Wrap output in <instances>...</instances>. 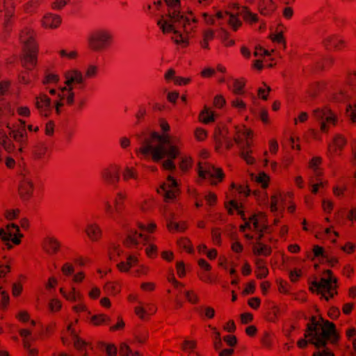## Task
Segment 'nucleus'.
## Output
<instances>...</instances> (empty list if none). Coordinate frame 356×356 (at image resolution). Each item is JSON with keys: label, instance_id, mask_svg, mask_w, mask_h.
Wrapping results in <instances>:
<instances>
[{"label": "nucleus", "instance_id": "1", "mask_svg": "<svg viewBox=\"0 0 356 356\" xmlns=\"http://www.w3.org/2000/svg\"><path fill=\"white\" fill-rule=\"evenodd\" d=\"M140 147L136 149L138 156L151 159L154 161L162 162V167L165 170L174 171L176 165L173 160L179 155V151L168 134L161 135L157 132H143L136 135Z\"/></svg>", "mask_w": 356, "mask_h": 356}, {"label": "nucleus", "instance_id": "2", "mask_svg": "<svg viewBox=\"0 0 356 356\" xmlns=\"http://www.w3.org/2000/svg\"><path fill=\"white\" fill-rule=\"evenodd\" d=\"M165 2L168 8L167 17L161 15V19L157 21V25L163 33H172L175 36H172L171 39L177 44L186 46L188 39L182 33L181 30L183 29L184 33L188 35L195 29L197 19L191 13L185 15L180 12L179 0H165Z\"/></svg>", "mask_w": 356, "mask_h": 356}, {"label": "nucleus", "instance_id": "3", "mask_svg": "<svg viewBox=\"0 0 356 356\" xmlns=\"http://www.w3.org/2000/svg\"><path fill=\"white\" fill-rule=\"evenodd\" d=\"M310 323L307 325V330L305 334L306 339L298 341L300 348H305L308 342L315 346L316 348H323V350H318L314 353L313 356H334L333 353L326 348L328 341L335 343L338 339L334 325L323 318L317 321L312 316Z\"/></svg>", "mask_w": 356, "mask_h": 356}, {"label": "nucleus", "instance_id": "4", "mask_svg": "<svg viewBox=\"0 0 356 356\" xmlns=\"http://www.w3.org/2000/svg\"><path fill=\"white\" fill-rule=\"evenodd\" d=\"M337 279L333 276L330 270L325 271V275L321 278L319 282H312L310 289L312 292H316L320 294L321 298L328 301L337 294Z\"/></svg>", "mask_w": 356, "mask_h": 356}, {"label": "nucleus", "instance_id": "5", "mask_svg": "<svg viewBox=\"0 0 356 356\" xmlns=\"http://www.w3.org/2000/svg\"><path fill=\"white\" fill-rule=\"evenodd\" d=\"M150 241V237L138 233L137 231L131 230L127 232L124 243L127 247L136 248H139L141 245H147L146 253L151 257L156 252V247L151 243Z\"/></svg>", "mask_w": 356, "mask_h": 356}, {"label": "nucleus", "instance_id": "6", "mask_svg": "<svg viewBox=\"0 0 356 356\" xmlns=\"http://www.w3.org/2000/svg\"><path fill=\"white\" fill-rule=\"evenodd\" d=\"M5 125L9 131V136L19 144V151L22 152L26 146L28 140L25 121L18 120V121L14 124L6 122Z\"/></svg>", "mask_w": 356, "mask_h": 356}, {"label": "nucleus", "instance_id": "7", "mask_svg": "<svg viewBox=\"0 0 356 356\" xmlns=\"http://www.w3.org/2000/svg\"><path fill=\"white\" fill-rule=\"evenodd\" d=\"M113 35L106 29H97L90 34V49L99 51L108 47L113 42Z\"/></svg>", "mask_w": 356, "mask_h": 356}, {"label": "nucleus", "instance_id": "8", "mask_svg": "<svg viewBox=\"0 0 356 356\" xmlns=\"http://www.w3.org/2000/svg\"><path fill=\"white\" fill-rule=\"evenodd\" d=\"M22 237L23 234L19 232V227L15 224L8 225L6 230L3 228L0 229V238L2 241L7 242L6 245L8 249L12 248L8 243L9 241H11L15 245H19Z\"/></svg>", "mask_w": 356, "mask_h": 356}, {"label": "nucleus", "instance_id": "9", "mask_svg": "<svg viewBox=\"0 0 356 356\" xmlns=\"http://www.w3.org/2000/svg\"><path fill=\"white\" fill-rule=\"evenodd\" d=\"M314 118L320 123L321 131H327V123L335 124L337 120L335 115L327 107L318 108L313 111Z\"/></svg>", "mask_w": 356, "mask_h": 356}, {"label": "nucleus", "instance_id": "10", "mask_svg": "<svg viewBox=\"0 0 356 356\" xmlns=\"http://www.w3.org/2000/svg\"><path fill=\"white\" fill-rule=\"evenodd\" d=\"M198 175L200 178L209 179L212 184H216L223 178V172L220 168H216L211 164L198 165Z\"/></svg>", "mask_w": 356, "mask_h": 356}, {"label": "nucleus", "instance_id": "11", "mask_svg": "<svg viewBox=\"0 0 356 356\" xmlns=\"http://www.w3.org/2000/svg\"><path fill=\"white\" fill-rule=\"evenodd\" d=\"M36 36L37 33L32 27L26 26L22 29L19 33V40L22 44V49L39 48Z\"/></svg>", "mask_w": 356, "mask_h": 356}, {"label": "nucleus", "instance_id": "12", "mask_svg": "<svg viewBox=\"0 0 356 356\" xmlns=\"http://www.w3.org/2000/svg\"><path fill=\"white\" fill-rule=\"evenodd\" d=\"M39 48L22 49L21 56L22 66L28 71H31L37 65Z\"/></svg>", "mask_w": 356, "mask_h": 356}, {"label": "nucleus", "instance_id": "13", "mask_svg": "<svg viewBox=\"0 0 356 356\" xmlns=\"http://www.w3.org/2000/svg\"><path fill=\"white\" fill-rule=\"evenodd\" d=\"M157 191L164 197L165 200H173L179 191L178 183L173 177L169 175L167 181L163 184Z\"/></svg>", "mask_w": 356, "mask_h": 356}, {"label": "nucleus", "instance_id": "14", "mask_svg": "<svg viewBox=\"0 0 356 356\" xmlns=\"http://www.w3.org/2000/svg\"><path fill=\"white\" fill-rule=\"evenodd\" d=\"M34 184L33 179L29 174H24L20 180L18 191L23 200H29L33 195Z\"/></svg>", "mask_w": 356, "mask_h": 356}, {"label": "nucleus", "instance_id": "15", "mask_svg": "<svg viewBox=\"0 0 356 356\" xmlns=\"http://www.w3.org/2000/svg\"><path fill=\"white\" fill-rule=\"evenodd\" d=\"M63 248L62 243L54 236H46L42 243L43 251L49 256L58 254Z\"/></svg>", "mask_w": 356, "mask_h": 356}, {"label": "nucleus", "instance_id": "16", "mask_svg": "<svg viewBox=\"0 0 356 356\" xmlns=\"http://www.w3.org/2000/svg\"><path fill=\"white\" fill-rule=\"evenodd\" d=\"M35 106L42 117L48 118L52 112L51 99L44 93H40L35 97Z\"/></svg>", "mask_w": 356, "mask_h": 356}, {"label": "nucleus", "instance_id": "17", "mask_svg": "<svg viewBox=\"0 0 356 356\" xmlns=\"http://www.w3.org/2000/svg\"><path fill=\"white\" fill-rule=\"evenodd\" d=\"M233 140L241 149V157L245 160L247 163L252 164L254 162V159L250 155V152L248 149L250 144L248 140H243L241 136V130L236 129V134L234 137Z\"/></svg>", "mask_w": 356, "mask_h": 356}, {"label": "nucleus", "instance_id": "18", "mask_svg": "<svg viewBox=\"0 0 356 356\" xmlns=\"http://www.w3.org/2000/svg\"><path fill=\"white\" fill-rule=\"evenodd\" d=\"M120 167L113 165L110 168L105 169L102 172V177L104 182L113 188L117 187V184L120 180Z\"/></svg>", "mask_w": 356, "mask_h": 356}, {"label": "nucleus", "instance_id": "19", "mask_svg": "<svg viewBox=\"0 0 356 356\" xmlns=\"http://www.w3.org/2000/svg\"><path fill=\"white\" fill-rule=\"evenodd\" d=\"M215 140L219 145H224L227 149H230L233 146V140L227 136V131L225 129L217 127L215 131Z\"/></svg>", "mask_w": 356, "mask_h": 356}, {"label": "nucleus", "instance_id": "20", "mask_svg": "<svg viewBox=\"0 0 356 356\" xmlns=\"http://www.w3.org/2000/svg\"><path fill=\"white\" fill-rule=\"evenodd\" d=\"M41 24L44 29H55L60 25L61 18L58 15L47 13L42 17Z\"/></svg>", "mask_w": 356, "mask_h": 356}, {"label": "nucleus", "instance_id": "21", "mask_svg": "<svg viewBox=\"0 0 356 356\" xmlns=\"http://www.w3.org/2000/svg\"><path fill=\"white\" fill-rule=\"evenodd\" d=\"M265 217L262 216L260 218H258L256 216H253L250 222H247L244 225L241 227V229L242 231H245L246 228L252 229V225L253 226V229L254 230L262 232L263 229L266 228V226L264 223Z\"/></svg>", "mask_w": 356, "mask_h": 356}, {"label": "nucleus", "instance_id": "22", "mask_svg": "<svg viewBox=\"0 0 356 356\" xmlns=\"http://www.w3.org/2000/svg\"><path fill=\"white\" fill-rule=\"evenodd\" d=\"M0 145L8 152H13L15 149V145L13 143L10 137L8 136L4 129H0Z\"/></svg>", "mask_w": 356, "mask_h": 356}, {"label": "nucleus", "instance_id": "23", "mask_svg": "<svg viewBox=\"0 0 356 356\" xmlns=\"http://www.w3.org/2000/svg\"><path fill=\"white\" fill-rule=\"evenodd\" d=\"M314 254L316 257H321L325 262L330 266H334L337 263V259L334 257H330L324 249L318 245L314 247Z\"/></svg>", "mask_w": 356, "mask_h": 356}, {"label": "nucleus", "instance_id": "24", "mask_svg": "<svg viewBox=\"0 0 356 356\" xmlns=\"http://www.w3.org/2000/svg\"><path fill=\"white\" fill-rule=\"evenodd\" d=\"M65 83L70 86L72 84H80L83 81V76L80 72L71 70L65 74Z\"/></svg>", "mask_w": 356, "mask_h": 356}, {"label": "nucleus", "instance_id": "25", "mask_svg": "<svg viewBox=\"0 0 356 356\" xmlns=\"http://www.w3.org/2000/svg\"><path fill=\"white\" fill-rule=\"evenodd\" d=\"M258 8L261 15H268L273 13L276 7L271 0H260Z\"/></svg>", "mask_w": 356, "mask_h": 356}, {"label": "nucleus", "instance_id": "26", "mask_svg": "<svg viewBox=\"0 0 356 356\" xmlns=\"http://www.w3.org/2000/svg\"><path fill=\"white\" fill-rule=\"evenodd\" d=\"M226 15L227 17V22L229 23V24L232 26V28L234 29V30H236L238 26H241V21L238 19V17L232 14V13H229L228 12L225 13V14H223L221 12H218L217 13V17L218 19H224L225 18V16Z\"/></svg>", "mask_w": 356, "mask_h": 356}, {"label": "nucleus", "instance_id": "27", "mask_svg": "<svg viewBox=\"0 0 356 356\" xmlns=\"http://www.w3.org/2000/svg\"><path fill=\"white\" fill-rule=\"evenodd\" d=\"M125 198V195L122 193H118V197L115 200V209H113L111 205H108L107 207V210L111 217L115 220L114 212L115 211L117 213H120L122 207L121 202Z\"/></svg>", "mask_w": 356, "mask_h": 356}, {"label": "nucleus", "instance_id": "28", "mask_svg": "<svg viewBox=\"0 0 356 356\" xmlns=\"http://www.w3.org/2000/svg\"><path fill=\"white\" fill-rule=\"evenodd\" d=\"M47 147L44 144H39L34 147L32 155L35 160H42L47 156Z\"/></svg>", "mask_w": 356, "mask_h": 356}, {"label": "nucleus", "instance_id": "29", "mask_svg": "<svg viewBox=\"0 0 356 356\" xmlns=\"http://www.w3.org/2000/svg\"><path fill=\"white\" fill-rule=\"evenodd\" d=\"M60 292L67 300L81 301L82 299L81 293L76 291L74 288H72L70 291L67 292L66 290L62 287L60 289Z\"/></svg>", "mask_w": 356, "mask_h": 356}, {"label": "nucleus", "instance_id": "30", "mask_svg": "<svg viewBox=\"0 0 356 356\" xmlns=\"http://www.w3.org/2000/svg\"><path fill=\"white\" fill-rule=\"evenodd\" d=\"M137 263V259L132 255L127 257V261H122L118 264V268L121 271H128V270Z\"/></svg>", "mask_w": 356, "mask_h": 356}, {"label": "nucleus", "instance_id": "31", "mask_svg": "<svg viewBox=\"0 0 356 356\" xmlns=\"http://www.w3.org/2000/svg\"><path fill=\"white\" fill-rule=\"evenodd\" d=\"M343 41L334 36L327 37L323 40L324 45L328 48L330 46H332L334 48H339L340 44H343Z\"/></svg>", "mask_w": 356, "mask_h": 356}, {"label": "nucleus", "instance_id": "32", "mask_svg": "<svg viewBox=\"0 0 356 356\" xmlns=\"http://www.w3.org/2000/svg\"><path fill=\"white\" fill-rule=\"evenodd\" d=\"M201 120L204 123H209L214 121V113L208 108H205L200 114Z\"/></svg>", "mask_w": 356, "mask_h": 356}, {"label": "nucleus", "instance_id": "33", "mask_svg": "<svg viewBox=\"0 0 356 356\" xmlns=\"http://www.w3.org/2000/svg\"><path fill=\"white\" fill-rule=\"evenodd\" d=\"M147 309L151 313L155 312V309L153 307V306L150 304H147L146 306V308L143 307H135V312L136 314L142 319L144 318L145 314L147 313Z\"/></svg>", "mask_w": 356, "mask_h": 356}, {"label": "nucleus", "instance_id": "34", "mask_svg": "<svg viewBox=\"0 0 356 356\" xmlns=\"http://www.w3.org/2000/svg\"><path fill=\"white\" fill-rule=\"evenodd\" d=\"M60 96V101L63 99H66V103L69 105H71L74 102V93L72 92L71 88L70 90H67L66 88H63L62 90V95Z\"/></svg>", "mask_w": 356, "mask_h": 356}, {"label": "nucleus", "instance_id": "35", "mask_svg": "<svg viewBox=\"0 0 356 356\" xmlns=\"http://www.w3.org/2000/svg\"><path fill=\"white\" fill-rule=\"evenodd\" d=\"M90 241H97L102 236L100 228L90 222Z\"/></svg>", "mask_w": 356, "mask_h": 356}, {"label": "nucleus", "instance_id": "36", "mask_svg": "<svg viewBox=\"0 0 356 356\" xmlns=\"http://www.w3.org/2000/svg\"><path fill=\"white\" fill-rule=\"evenodd\" d=\"M321 162V157H314L312 161L309 162V167L313 170L315 176L319 177L321 175V172L318 168V165Z\"/></svg>", "mask_w": 356, "mask_h": 356}, {"label": "nucleus", "instance_id": "37", "mask_svg": "<svg viewBox=\"0 0 356 356\" xmlns=\"http://www.w3.org/2000/svg\"><path fill=\"white\" fill-rule=\"evenodd\" d=\"M245 84L243 82L239 81L238 80H234L232 83V86L229 85V88L232 90V91L236 95H241L243 93V87Z\"/></svg>", "mask_w": 356, "mask_h": 356}, {"label": "nucleus", "instance_id": "38", "mask_svg": "<svg viewBox=\"0 0 356 356\" xmlns=\"http://www.w3.org/2000/svg\"><path fill=\"white\" fill-rule=\"evenodd\" d=\"M195 347V341H188V340H185L184 341L183 348L184 350L190 353L189 356H200L197 353L193 351Z\"/></svg>", "mask_w": 356, "mask_h": 356}, {"label": "nucleus", "instance_id": "39", "mask_svg": "<svg viewBox=\"0 0 356 356\" xmlns=\"http://www.w3.org/2000/svg\"><path fill=\"white\" fill-rule=\"evenodd\" d=\"M253 252L257 255H268L270 253V249L265 245L259 244L253 248Z\"/></svg>", "mask_w": 356, "mask_h": 356}, {"label": "nucleus", "instance_id": "40", "mask_svg": "<svg viewBox=\"0 0 356 356\" xmlns=\"http://www.w3.org/2000/svg\"><path fill=\"white\" fill-rule=\"evenodd\" d=\"M72 339L74 340V346L77 350L81 353L86 351L88 344L86 341L81 340L77 336L74 337V338Z\"/></svg>", "mask_w": 356, "mask_h": 356}, {"label": "nucleus", "instance_id": "41", "mask_svg": "<svg viewBox=\"0 0 356 356\" xmlns=\"http://www.w3.org/2000/svg\"><path fill=\"white\" fill-rule=\"evenodd\" d=\"M42 0H31L24 5V10L26 13L33 12L41 3Z\"/></svg>", "mask_w": 356, "mask_h": 356}, {"label": "nucleus", "instance_id": "42", "mask_svg": "<svg viewBox=\"0 0 356 356\" xmlns=\"http://www.w3.org/2000/svg\"><path fill=\"white\" fill-rule=\"evenodd\" d=\"M120 356H140L138 352H133L125 343H122L120 350Z\"/></svg>", "mask_w": 356, "mask_h": 356}, {"label": "nucleus", "instance_id": "43", "mask_svg": "<svg viewBox=\"0 0 356 356\" xmlns=\"http://www.w3.org/2000/svg\"><path fill=\"white\" fill-rule=\"evenodd\" d=\"M242 14L244 19L248 22H257L259 21L258 16L256 14L251 13L246 8H243Z\"/></svg>", "mask_w": 356, "mask_h": 356}, {"label": "nucleus", "instance_id": "44", "mask_svg": "<svg viewBox=\"0 0 356 356\" xmlns=\"http://www.w3.org/2000/svg\"><path fill=\"white\" fill-rule=\"evenodd\" d=\"M59 55L61 58H66L68 60H74L78 57V52L75 50L67 51L65 49H62L59 51Z\"/></svg>", "mask_w": 356, "mask_h": 356}, {"label": "nucleus", "instance_id": "45", "mask_svg": "<svg viewBox=\"0 0 356 356\" xmlns=\"http://www.w3.org/2000/svg\"><path fill=\"white\" fill-rule=\"evenodd\" d=\"M346 113L352 122H356V103L346 106Z\"/></svg>", "mask_w": 356, "mask_h": 356}, {"label": "nucleus", "instance_id": "46", "mask_svg": "<svg viewBox=\"0 0 356 356\" xmlns=\"http://www.w3.org/2000/svg\"><path fill=\"white\" fill-rule=\"evenodd\" d=\"M281 201H282V197L278 193L274 194L271 197L270 209L272 211L275 212L278 210V204Z\"/></svg>", "mask_w": 356, "mask_h": 356}, {"label": "nucleus", "instance_id": "47", "mask_svg": "<svg viewBox=\"0 0 356 356\" xmlns=\"http://www.w3.org/2000/svg\"><path fill=\"white\" fill-rule=\"evenodd\" d=\"M0 293L1 295V300L0 301V309H4L9 304L10 298L8 293L6 291L2 290V287L1 286Z\"/></svg>", "mask_w": 356, "mask_h": 356}, {"label": "nucleus", "instance_id": "48", "mask_svg": "<svg viewBox=\"0 0 356 356\" xmlns=\"http://www.w3.org/2000/svg\"><path fill=\"white\" fill-rule=\"evenodd\" d=\"M6 260L5 264H0V280L5 277L6 275L10 271V259L4 258Z\"/></svg>", "mask_w": 356, "mask_h": 356}, {"label": "nucleus", "instance_id": "49", "mask_svg": "<svg viewBox=\"0 0 356 356\" xmlns=\"http://www.w3.org/2000/svg\"><path fill=\"white\" fill-rule=\"evenodd\" d=\"M123 179L124 180H127L129 178H133L137 179L138 175L134 168L126 167L123 173H122Z\"/></svg>", "mask_w": 356, "mask_h": 356}, {"label": "nucleus", "instance_id": "50", "mask_svg": "<svg viewBox=\"0 0 356 356\" xmlns=\"http://www.w3.org/2000/svg\"><path fill=\"white\" fill-rule=\"evenodd\" d=\"M108 320H109V318L103 314L95 315V316L90 315V323H92L96 325H98L103 323H105Z\"/></svg>", "mask_w": 356, "mask_h": 356}, {"label": "nucleus", "instance_id": "51", "mask_svg": "<svg viewBox=\"0 0 356 356\" xmlns=\"http://www.w3.org/2000/svg\"><path fill=\"white\" fill-rule=\"evenodd\" d=\"M61 272L65 276H70L74 272V268L71 263L66 262L61 267Z\"/></svg>", "mask_w": 356, "mask_h": 356}, {"label": "nucleus", "instance_id": "52", "mask_svg": "<svg viewBox=\"0 0 356 356\" xmlns=\"http://www.w3.org/2000/svg\"><path fill=\"white\" fill-rule=\"evenodd\" d=\"M191 166V159L186 156L180 159L179 167L183 172L187 171Z\"/></svg>", "mask_w": 356, "mask_h": 356}, {"label": "nucleus", "instance_id": "53", "mask_svg": "<svg viewBox=\"0 0 356 356\" xmlns=\"http://www.w3.org/2000/svg\"><path fill=\"white\" fill-rule=\"evenodd\" d=\"M168 228L170 231L181 232L185 229L184 225H179V223L175 222L172 220H168L167 223Z\"/></svg>", "mask_w": 356, "mask_h": 356}, {"label": "nucleus", "instance_id": "54", "mask_svg": "<svg viewBox=\"0 0 356 356\" xmlns=\"http://www.w3.org/2000/svg\"><path fill=\"white\" fill-rule=\"evenodd\" d=\"M26 71H22L18 76V81L20 83L27 85L31 83L29 73Z\"/></svg>", "mask_w": 356, "mask_h": 356}, {"label": "nucleus", "instance_id": "55", "mask_svg": "<svg viewBox=\"0 0 356 356\" xmlns=\"http://www.w3.org/2000/svg\"><path fill=\"white\" fill-rule=\"evenodd\" d=\"M268 177L264 173H260L258 176L256 177L257 182H258L264 188L268 186Z\"/></svg>", "mask_w": 356, "mask_h": 356}, {"label": "nucleus", "instance_id": "56", "mask_svg": "<svg viewBox=\"0 0 356 356\" xmlns=\"http://www.w3.org/2000/svg\"><path fill=\"white\" fill-rule=\"evenodd\" d=\"M59 77L57 74H47L43 81V84H49V83H56L58 81Z\"/></svg>", "mask_w": 356, "mask_h": 356}, {"label": "nucleus", "instance_id": "57", "mask_svg": "<svg viewBox=\"0 0 356 356\" xmlns=\"http://www.w3.org/2000/svg\"><path fill=\"white\" fill-rule=\"evenodd\" d=\"M102 348L106 351L108 356H116L117 348L113 345L102 344Z\"/></svg>", "mask_w": 356, "mask_h": 356}, {"label": "nucleus", "instance_id": "58", "mask_svg": "<svg viewBox=\"0 0 356 356\" xmlns=\"http://www.w3.org/2000/svg\"><path fill=\"white\" fill-rule=\"evenodd\" d=\"M61 302L58 299H52L49 305V309L51 312H58L61 308Z\"/></svg>", "mask_w": 356, "mask_h": 356}, {"label": "nucleus", "instance_id": "59", "mask_svg": "<svg viewBox=\"0 0 356 356\" xmlns=\"http://www.w3.org/2000/svg\"><path fill=\"white\" fill-rule=\"evenodd\" d=\"M334 144L336 148L341 149L346 144V140L341 135H337L334 138Z\"/></svg>", "mask_w": 356, "mask_h": 356}, {"label": "nucleus", "instance_id": "60", "mask_svg": "<svg viewBox=\"0 0 356 356\" xmlns=\"http://www.w3.org/2000/svg\"><path fill=\"white\" fill-rule=\"evenodd\" d=\"M16 318L21 322L26 323L29 321L30 316L27 312L21 311L16 316Z\"/></svg>", "mask_w": 356, "mask_h": 356}, {"label": "nucleus", "instance_id": "61", "mask_svg": "<svg viewBox=\"0 0 356 356\" xmlns=\"http://www.w3.org/2000/svg\"><path fill=\"white\" fill-rule=\"evenodd\" d=\"M270 38L273 42L283 44L284 48L285 47V42L284 40L283 35L282 33L273 34L270 36Z\"/></svg>", "mask_w": 356, "mask_h": 356}, {"label": "nucleus", "instance_id": "62", "mask_svg": "<svg viewBox=\"0 0 356 356\" xmlns=\"http://www.w3.org/2000/svg\"><path fill=\"white\" fill-rule=\"evenodd\" d=\"M54 122L53 121H49L45 126V134L47 136H53L54 131Z\"/></svg>", "mask_w": 356, "mask_h": 356}, {"label": "nucleus", "instance_id": "63", "mask_svg": "<svg viewBox=\"0 0 356 356\" xmlns=\"http://www.w3.org/2000/svg\"><path fill=\"white\" fill-rule=\"evenodd\" d=\"M17 113L19 115L23 117H29L30 115V109L27 106H20L17 109Z\"/></svg>", "mask_w": 356, "mask_h": 356}, {"label": "nucleus", "instance_id": "64", "mask_svg": "<svg viewBox=\"0 0 356 356\" xmlns=\"http://www.w3.org/2000/svg\"><path fill=\"white\" fill-rule=\"evenodd\" d=\"M68 0H56L52 3V8L54 10H60L63 8L67 3Z\"/></svg>", "mask_w": 356, "mask_h": 356}]
</instances>
